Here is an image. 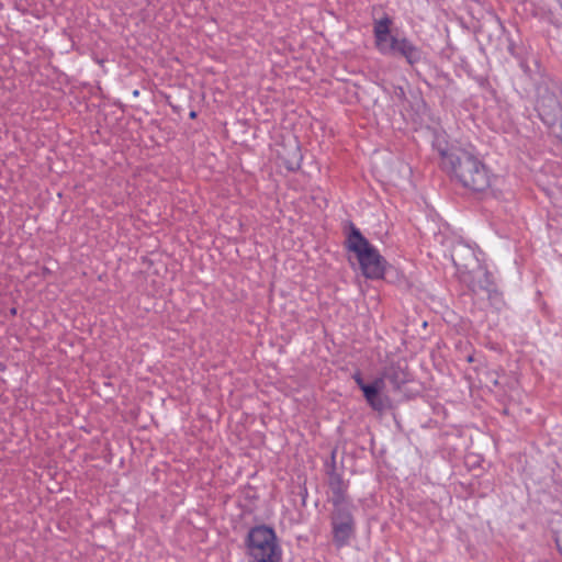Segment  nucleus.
I'll return each instance as SVG.
<instances>
[{"mask_svg": "<svg viewBox=\"0 0 562 562\" xmlns=\"http://www.w3.org/2000/svg\"><path fill=\"white\" fill-rule=\"evenodd\" d=\"M441 159V167L463 188L483 192L491 187L492 173L475 155L471 143L434 144Z\"/></svg>", "mask_w": 562, "mask_h": 562, "instance_id": "f257e3e1", "label": "nucleus"}, {"mask_svg": "<svg viewBox=\"0 0 562 562\" xmlns=\"http://www.w3.org/2000/svg\"><path fill=\"white\" fill-rule=\"evenodd\" d=\"M392 19L387 15L373 23L374 43L376 49L383 54H397L405 58L409 65L422 59V50L407 37H397L391 34Z\"/></svg>", "mask_w": 562, "mask_h": 562, "instance_id": "f03ea898", "label": "nucleus"}, {"mask_svg": "<svg viewBox=\"0 0 562 562\" xmlns=\"http://www.w3.org/2000/svg\"><path fill=\"white\" fill-rule=\"evenodd\" d=\"M347 243L349 250L357 255L360 268L366 278H383L386 261L353 225L351 226V232L348 236Z\"/></svg>", "mask_w": 562, "mask_h": 562, "instance_id": "7ed1b4c3", "label": "nucleus"}, {"mask_svg": "<svg viewBox=\"0 0 562 562\" xmlns=\"http://www.w3.org/2000/svg\"><path fill=\"white\" fill-rule=\"evenodd\" d=\"M248 554L254 562H280L282 550L276 532L267 526H256L247 536Z\"/></svg>", "mask_w": 562, "mask_h": 562, "instance_id": "20e7f679", "label": "nucleus"}, {"mask_svg": "<svg viewBox=\"0 0 562 562\" xmlns=\"http://www.w3.org/2000/svg\"><path fill=\"white\" fill-rule=\"evenodd\" d=\"M331 525L335 542L339 547L348 543L353 532V518L351 513L344 507L335 508Z\"/></svg>", "mask_w": 562, "mask_h": 562, "instance_id": "39448f33", "label": "nucleus"}, {"mask_svg": "<svg viewBox=\"0 0 562 562\" xmlns=\"http://www.w3.org/2000/svg\"><path fill=\"white\" fill-rule=\"evenodd\" d=\"M281 147L278 149V155L284 161L285 167L289 170H296L300 168L303 154L300 143H278Z\"/></svg>", "mask_w": 562, "mask_h": 562, "instance_id": "423d86ee", "label": "nucleus"}, {"mask_svg": "<svg viewBox=\"0 0 562 562\" xmlns=\"http://www.w3.org/2000/svg\"><path fill=\"white\" fill-rule=\"evenodd\" d=\"M383 373L395 390H400L408 381L407 366L401 361L391 362L384 368Z\"/></svg>", "mask_w": 562, "mask_h": 562, "instance_id": "0eeeda50", "label": "nucleus"}, {"mask_svg": "<svg viewBox=\"0 0 562 562\" xmlns=\"http://www.w3.org/2000/svg\"><path fill=\"white\" fill-rule=\"evenodd\" d=\"M329 488L333 493V505L335 508H340L347 503V483L338 473H330L328 481Z\"/></svg>", "mask_w": 562, "mask_h": 562, "instance_id": "6e6552de", "label": "nucleus"}, {"mask_svg": "<svg viewBox=\"0 0 562 562\" xmlns=\"http://www.w3.org/2000/svg\"><path fill=\"white\" fill-rule=\"evenodd\" d=\"M476 289L485 291L493 304L498 305L502 303V294L498 292L493 276L488 271H484L476 284H474L473 291H476Z\"/></svg>", "mask_w": 562, "mask_h": 562, "instance_id": "1a4fd4ad", "label": "nucleus"}, {"mask_svg": "<svg viewBox=\"0 0 562 562\" xmlns=\"http://www.w3.org/2000/svg\"><path fill=\"white\" fill-rule=\"evenodd\" d=\"M363 396L370 407L378 412H383L387 407V397L381 392H376L373 387H362Z\"/></svg>", "mask_w": 562, "mask_h": 562, "instance_id": "9d476101", "label": "nucleus"}, {"mask_svg": "<svg viewBox=\"0 0 562 562\" xmlns=\"http://www.w3.org/2000/svg\"><path fill=\"white\" fill-rule=\"evenodd\" d=\"M385 380L384 373L382 372L381 376L374 379L372 383L369 384L370 387H373L376 392L383 393L385 389Z\"/></svg>", "mask_w": 562, "mask_h": 562, "instance_id": "9b49d317", "label": "nucleus"}, {"mask_svg": "<svg viewBox=\"0 0 562 562\" xmlns=\"http://www.w3.org/2000/svg\"><path fill=\"white\" fill-rule=\"evenodd\" d=\"M352 379L355 380V382L357 383V385L360 387L361 391H362V387L369 386V384L364 383V381L359 372L355 373Z\"/></svg>", "mask_w": 562, "mask_h": 562, "instance_id": "f8f14e48", "label": "nucleus"}, {"mask_svg": "<svg viewBox=\"0 0 562 562\" xmlns=\"http://www.w3.org/2000/svg\"><path fill=\"white\" fill-rule=\"evenodd\" d=\"M189 115H190L191 119H194L196 116L194 111H191Z\"/></svg>", "mask_w": 562, "mask_h": 562, "instance_id": "ddd939ff", "label": "nucleus"}, {"mask_svg": "<svg viewBox=\"0 0 562 562\" xmlns=\"http://www.w3.org/2000/svg\"><path fill=\"white\" fill-rule=\"evenodd\" d=\"M538 111H539V113H540V115H541V116H543V115H544V114H543V112H542V110H541V108H540V105H538ZM542 119L544 120V117H542Z\"/></svg>", "mask_w": 562, "mask_h": 562, "instance_id": "4468645a", "label": "nucleus"}, {"mask_svg": "<svg viewBox=\"0 0 562 562\" xmlns=\"http://www.w3.org/2000/svg\"><path fill=\"white\" fill-rule=\"evenodd\" d=\"M552 103L554 105V109L558 108V103H557V101L554 99H552Z\"/></svg>", "mask_w": 562, "mask_h": 562, "instance_id": "2eb2a0df", "label": "nucleus"}]
</instances>
